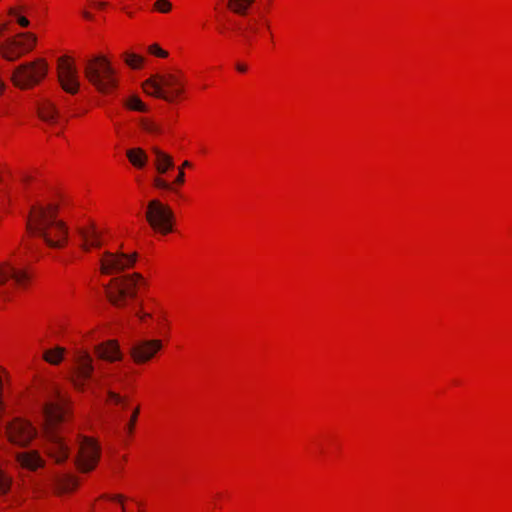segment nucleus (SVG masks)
I'll use <instances>...</instances> for the list:
<instances>
[{"mask_svg": "<svg viewBox=\"0 0 512 512\" xmlns=\"http://www.w3.org/2000/svg\"><path fill=\"white\" fill-rule=\"evenodd\" d=\"M42 398L44 447L56 463H62L68 458L70 449L64 438V431L58 428V425L65 419L67 401L55 386H50Z\"/></svg>", "mask_w": 512, "mask_h": 512, "instance_id": "obj_1", "label": "nucleus"}, {"mask_svg": "<svg viewBox=\"0 0 512 512\" xmlns=\"http://www.w3.org/2000/svg\"><path fill=\"white\" fill-rule=\"evenodd\" d=\"M26 229L30 235L41 238L50 248L61 249L68 240V228L57 218V208L53 205L32 206Z\"/></svg>", "mask_w": 512, "mask_h": 512, "instance_id": "obj_2", "label": "nucleus"}, {"mask_svg": "<svg viewBox=\"0 0 512 512\" xmlns=\"http://www.w3.org/2000/svg\"><path fill=\"white\" fill-rule=\"evenodd\" d=\"M87 80L102 93H110L117 86L116 72L103 56L87 61L84 69Z\"/></svg>", "mask_w": 512, "mask_h": 512, "instance_id": "obj_3", "label": "nucleus"}, {"mask_svg": "<svg viewBox=\"0 0 512 512\" xmlns=\"http://www.w3.org/2000/svg\"><path fill=\"white\" fill-rule=\"evenodd\" d=\"M141 275L134 273L113 278L104 290L109 301L116 307H124L128 299L136 296V286Z\"/></svg>", "mask_w": 512, "mask_h": 512, "instance_id": "obj_4", "label": "nucleus"}, {"mask_svg": "<svg viewBox=\"0 0 512 512\" xmlns=\"http://www.w3.org/2000/svg\"><path fill=\"white\" fill-rule=\"evenodd\" d=\"M146 220L152 229L163 235L173 231L174 213L168 205L158 199L148 202Z\"/></svg>", "mask_w": 512, "mask_h": 512, "instance_id": "obj_5", "label": "nucleus"}, {"mask_svg": "<svg viewBox=\"0 0 512 512\" xmlns=\"http://www.w3.org/2000/svg\"><path fill=\"white\" fill-rule=\"evenodd\" d=\"M47 74V64L39 59L19 65L12 74L14 84L22 89L38 84Z\"/></svg>", "mask_w": 512, "mask_h": 512, "instance_id": "obj_6", "label": "nucleus"}, {"mask_svg": "<svg viewBox=\"0 0 512 512\" xmlns=\"http://www.w3.org/2000/svg\"><path fill=\"white\" fill-rule=\"evenodd\" d=\"M100 458V446L92 438L81 436L79 438L78 454L75 464L81 472L92 471Z\"/></svg>", "mask_w": 512, "mask_h": 512, "instance_id": "obj_7", "label": "nucleus"}, {"mask_svg": "<svg viewBox=\"0 0 512 512\" xmlns=\"http://www.w3.org/2000/svg\"><path fill=\"white\" fill-rule=\"evenodd\" d=\"M35 43L36 37L33 34L20 33L0 43V48L3 56L12 61L31 51Z\"/></svg>", "mask_w": 512, "mask_h": 512, "instance_id": "obj_8", "label": "nucleus"}, {"mask_svg": "<svg viewBox=\"0 0 512 512\" xmlns=\"http://www.w3.org/2000/svg\"><path fill=\"white\" fill-rule=\"evenodd\" d=\"M137 254H125L123 252H105L100 260L103 274L118 273L132 267L136 262Z\"/></svg>", "mask_w": 512, "mask_h": 512, "instance_id": "obj_9", "label": "nucleus"}, {"mask_svg": "<svg viewBox=\"0 0 512 512\" xmlns=\"http://www.w3.org/2000/svg\"><path fill=\"white\" fill-rule=\"evenodd\" d=\"M9 441L19 446H26L36 436V429L27 421L14 420L6 425Z\"/></svg>", "mask_w": 512, "mask_h": 512, "instance_id": "obj_10", "label": "nucleus"}, {"mask_svg": "<svg viewBox=\"0 0 512 512\" xmlns=\"http://www.w3.org/2000/svg\"><path fill=\"white\" fill-rule=\"evenodd\" d=\"M58 78L62 88L71 94L79 88L78 71L76 67L64 56L58 61Z\"/></svg>", "mask_w": 512, "mask_h": 512, "instance_id": "obj_11", "label": "nucleus"}, {"mask_svg": "<svg viewBox=\"0 0 512 512\" xmlns=\"http://www.w3.org/2000/svg\"><path fill=\"white\" fill-rule=\"evenodd\" d=\"M161 348L160 340H140L132 345L130 353L136 363H145L151 360Z\"/></svg>", "mask_w": 512, "mask_h": 512, "instance_id": "obj_12", "label": "nucleus"}, {"mask_svg": "<svg viewBox=\"0 0 512 512\" xmlns=\"http://www.w3.org/2000/svg\"><path fill=\"white\" fill-rule=\"evenodd\" d=\"M143 89L148 95L161 98L167 102H173L183 92L181 86L173 87L169 91H166L165 89H162L161 84L155 79H148L143 84Z\"/></svg>", "mask_w": 512, "mask_h": 512, "instance_id": "obj_13", "label": "nucleus"}, {"mask_svg": "<svg viewBox=\"0 0 512 512\" xmlns=\"http://www.w3.org/2000/svg\"><path fill=\"white\" fill-rule=\"evenodd\" d=\"M29 278L25 270L17 269L7 262L0 264V285L12 279L18 286H25Z\"/></svg>", "mask_w": 512, "mask_h": 512, "instance_id": "obj_14", "label": "nucleus"}, {"mask_svg": "<svg viewBox=\"0 0 512 512\" xmlns=\"http://www.w3.org/2000/svg\"><path fill=\"white\" fill-rule=\"evenodd\" d=\"M48 485L58 494L72 491L77 486L75 477L69 474H56L50 476Z\"/></svg>", "mask_w": 512, "mask_h": 512, "instance_id": "obj_15", "label": "nucleus"}, {"mask_svg": "<svg viewBox=\"0 0 512 512\" xmlns=\"http://www.w3.org/2000/svg\"><path fill=\"white\" fill-rule=\"evenodd\" d=\"M95 352L100 359L106 361L120 360L122 357L118 343L115 340H108L95 347Z\"/></svg>", "mask_w": 512, "mask_h": 512, "instance_id": "obj_16", "label": "nucleus"}, {"mask_svg": "<svg viewBox=\"0 0 512 512\" xmlns=\"http://www.w3.org/2000/svg\"><path fill=\"white\" fill-rule=\"evenodd\" d=\"M16 460L21 467L31 471L44 465V459L34 450L17 453Z\"/></svg>", "mask_w": 512, "mask_h": 512, "instance_id": "obj_17", "label": "nucleus"}, {"mask_svg": "<svg viewBox=\"0 0 512 512\" xmlns=\"http://www.w3.org/2000/svg\"><path fill=\"white\" fill-rule=\"evenodd\" d=\"M93 372V364L91 356L86 352H81L77 359L78 379L86 381L91 378Z\"/></svg>", "mask_w": 512, "mask_h": 512, "instance_id": "obj_18", "label": "nucleus"}, {"mask_svg": "<svg viewBox=\"0 0 512 512\" xmlns=\"http://www.w3.org/2000/svg\"><path fill=\"white\" fill-rule=\"evenodd\" d=\"M155 154V166L159 173L164 174L174 166L173 159L157 147L152 149Z\"/></svg>", "mask_w": 512, "mask_h": 512, "instance_id": "obj_19", "label": "nucleus"}, {"mask_svg": "<svg viewBox=\"0 0 512 512\" xmlns=\"http://www.w3.org/2000/svg\"><path fill=\"white\" fill-rule=\"evenodd\" d=\"M79 233L83 239L85 250H89L91 247H100V236L93 225L88 229H80Z\"/></svg>", "mask_w": 512, "mask_h": 512, "instance_id": "obj_20", "label": "nucleus"}, {"mask_svg": "<svg viewBox=\"0 0 512 512\" xmlns=\"http://www.w3.org/2000/svg\"><path fill=\"white\" fill-rule=\"evenodd\" d=\"M126 156L130 163L136 168H143L147 163V154L141 148H132L127 150Z\"/></svg>", "mask_w": 512, "mask_h": 512, "instance_id": "obj_21", "label": "nucleus"}, {"mask_svg": "<svg viewBox=\"0 0 512 512\" xmlns=\"http://www.w3.org/2000/svg\"><path fill=\"white\" fill-rule=\"evenodd\" d=\"M39 117L48 123H55L58 117V112L53 103L49 101L43 102L38 108Z\"/></svg>", "mask_w": 512, "mask_h": 512, "instance_id": "obj_22", "label": "nucleus"}, {"mask_svg": "<svg viewBox=\"0 0 512 512\" xmlns=\"http://www.w3.org/2000/svg\"><path fill=\"white\" fill-rule=\"evenodd\" d=\"M149 79H155L158 83L161 84L162 89L165 87L173 88L181 86V83L177 76L173 74H167V75H153Z\"/></svg>", "mask_w": 512, "mask_h": 512, "instance_id": "obj_23", "label": "nucleus"}, {"mask_svg": "<svg viewBox=\"0 0 512 512\" xmlns=\"http://www.w3.org/2000/svg\"><path fill=\"white\" fill-rule=\"evenodd\" d=\"M255 0H228V7L232 12L245 15Z\"/></svg>", "mask_w": 512, "mask_h": 512, "instance_id": "obj_24", "label": "nucleus"}, {"mask_svg": "<svg viewBox=\"0 0 512 512\" xmlns=\"http://www.w3.org/2000/svg\"><path fill=\"white\" fill-rule=\"evenodd\" d=\"M65 349L62 347H55L54 349H50L44 352L43 358L45 361L52 365L59 364L64 355Z\"/></svg>", "mask_w": 512, "mask_h": 512, "instance_id": "obj_25", "label": "nucleus"}, {"mask_svg": "<svg viewBox=\"0 0 512 512\" xmlns=\"http://www.w3.org/2000/svg\"><path fill=\"white\" fill-rule=\"evenodd\" d=\"M125 62L127 65H129L131 68H139L140 65L143 63L144 59L143 57L133 54V53H125Z\"/></svg>", "mask_w": 512, "mask_h": 512, "instance_id": "obj_26", "label": "nucleus"}, {"mask_svg": "<svg viewBox=\"0 0 512 512\" xmlns=\"http://www.w3.org/2000/svg\"><path fill=\"white\" fill-rule=\"evenodd\" d=\"M11 486V478L0 467V495L6 494Z\"/></svg>", "mask_w": 512, "mask_h": 512, "instance_id": "obj_27", "label": "nucleus"}, {"mask_svg": "<svg viewBox=\"0 0 512 512\" xmlns=\"http://www.w3.org/2000/svg\"><path fill=\"white\" fill-rule=\"evenodd\" d=\"M126 105L128 108L135 110V111H140V112L146 111L145 104L136 96L130 97L126 102Z\"/></svg>", "mask_w": 512, "mask_h": 512, "instance_id": "obj_28", "label": "nucleus"}, {"mask_svg": "<svg viewBox=\"0 0 512 512\" xmlns=\"http://www.w3.org/2000/svg\"><path fill=\"white\" fill-rule=\"evenodd\" d=\"M155 9H157L161 13H168L171 8L172 4L169 0H157L154 4Z\"/></svg>", "mask_w": 512, "mask_h": 512, "instance_id": "obj_29", "label": "nucleus"}, {"mask_svg": "<svg viewBox=\"0 0 512 512\" xmlns=\"http://www.w3.org/2000/svg\"><path fill=\"white\" fill-rule=\"evenodd\" d=\"M9 14L13 17H15V20L16 22L21 26V27H28L30 22L29 20L24 17V16H21L19 15L17 12H16V9L15 8H11L9 10Z\"/></svg>", "mask_w": 512, "mask_h": 512, "instance_id": "obj_30", "label": "nucleus"}, {"mask_svg": "<svg viewBox=\"0 0 512 512\" xmlns=\"http://www.w3.org/2000/svg\"><path fill=\"white\" fill-rule=\"evenodd\" d=\"M149 52L158 57H162V58H165L168 56V53L166 51H164L163 49H161L157 44L151 45L149 47Z\"/></svg>", "mask_w": 512, "mask_h": 512, "instance_id": "obj_31", "label": "nucleus"}, {"mask_svg": "<svg viewBox=\"0 0 512 512\" xmlns=\"http://www.w3.org/2000/svg\"><path fill=\"white\" fill-rule=\"evenodd\" d=\"M191 164L189 161H185L183 164H182V167L179 168V174L177 176V178L175 179V183L177 184H183L185 179V174H184V171H183V168L185 167H190Z\"/></svg>", "mask_w": 512, "mask_h": 512, "instance_id": "obj_32", "label": "nucleus"}, {"mask_svg": "<svg viewBox=\"0 0 512 512\" xmlns=\"http://www.w3.org/2000/svg\"><path fill=\"white\" fill-rule=\"evenodd\" d=\"M154 185L157 188H160V189H165V190H170L171 189V185L167 181L162 179V178H155L154 179Z\"/></svg>", "mask_w": 512, "mask_h": 512, "instance_id": "obj_33", "label": "nucleus"}, {"mask_svg": "<svg viewBox=\"0 0 512 512\" xmlns=\"http://www.w3.org/2000/svg\"><path fill=\"white\" fill-rule=\"evenodd\" d=\"M108 396L114 403L125 405V399L121 397L119 394L113 391H109Z\"/></svg>", "mask_w": 512, "mask_h": 512, "instance_id": "obj_34", "label": "nucleus"}, {"mask_svg": "<svg viewBox=\"0 0 512 512\" xmlns=\"http://www.w3.org/2000/svg\"><path fill=\"white\" fill-rule=\"evenodd\" d=\"M143 128H144L147 132H149V133H158V132H160L159 127H158L155 123H151V122H149V123H145V124L143 125Z\"/></svg>", "mask_w": 512, "mask_h": 512, "instance_id": "obj_35", "label": "nucleus"}, {"mask_svg": "<svg viewBox=\"0 0 512 512\" xmlns=\"http://www.w3.org/2000/svg\"><path fill=\"white\" fill-rule=\"evenodd\" d=\"M138 414H139V408H135V409H134V411H133V413H132V415H131L130 424H129V426H128V429H129V431H130V432H131V431H132V429H133V425H134V423H135V422H136V420H137V416H138Z\"/></svg>", "mask_w": 512, "mask_h": 512, "instance_id": "obj_36", "label": "nucleus"}, {"mask_svg": "<svg viewBox=\"0 0 512 512\" xmlns=\"http://www.w3.org/2000/svg\"><path fill=\"white\" fill-rule=\"evenodd\" d=\"M110 499H111L112 501H119V502L123 505V503H122V502H123V496H121V495H114V496H111V497H110ZM123 508H124V507L122 506V509H123Z\"/></svg>", "mask_w": 512, "mask_h": 512, "instance_id": "obj_37", "label": "nucleus"}, {"mask_svg": "<svg viewBox=\"0 0 512 512\" xmlns=\"http://www.w3.org/2000/svg\"><path fill=\"white\" fill-rule=\"evenodd\" d=\"M237 70L240 71V72H245L246 71V66L245 65H242V64H237L236 66Z\"/></svg>", "mask_w": 512, "mask_h": 512, "instance_id": "obj_38", "label": "nucleus"}, {"mask_svg": "<svg viewBox=\"0 0 512 512\" xmlns=\"http://www.w3.org/2000/svg\"><path fill=\"white\" fill-rule=\"evenodd\" d=\"M137 316H138L141 320H144V318L150 317L151 315H150L149 313H144V314L137 313Z\"/></svg>", "mask_w": 512, "mask_h": 512, "instance_id": "obj_39", "label": "nucleus"}, {"mask_svg": "<svg viewBox=\"0 0 512 512\" xmlns=\"http://www.w3.org/2000/svg\"><path fill=\"white\" fill-rule=\"evenodd\" d=\"M4 82L0 79V94H2V92L4 91Z\"/></svg>", "mask_w": 512, "mask_h": 512, "instance_id": "obj_40", "label": "nucleus"}, {"mask_svg": "<svg viewBox=\"0 0 512 512\" xmlns=\"http://www.w3.org/2000/svg\"><path fill=\"white\" fill-rule=\"evenodd\" d=\"M96 6H97L98 8H103V7H105V6H106V3H104V2H98V3H96Z\"/></svg>", "mask_w": 512, "mask_h": 512, "instance_id": "obj_41", "label": "nucleus"}, {"mask_svg": "<svg viewBox=\"0 0 512 512\" xmlns=\"http://www.w3.org/2000/svg\"><path fill=\"white\" fill-rule=\"evenodd\" d=\"M83 16H84L85 18H87V19H91V18H92L91 14H90V13H88V12H84V13H83Z\"/></svg>", "mask_w": 512, "mask_h": 512, "instance_id": "obj_42", "label": "nucleus"}, {"mask_svg": "<svg viewBox=\"0 0 512 512\" xmlns=\"http://www.w3.org/2000/svg\"><path fill=\"white\" fill-rule=\"evenodd\" d=\"M28 180H29V177H28V176L24 175V176L22 177V181H23V182H26V181H28Z\"/></svg>", "mask_w": 512, "mask_h": 512, "instance_id": "obj_43", "label": "nucleus"}]
</instances>
